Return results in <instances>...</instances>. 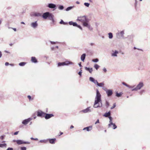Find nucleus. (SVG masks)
<instances>
[{
	"label": "nucleus",
	"instance_id": "20e7f679",
	"mask_svg": "<svg viewBox=\"0 0 150 150\" xmlns=\"http://www.w3.org/2000/svg\"><path fill=\"white\" fill-rule=\"evenodd\" d=\"M143 86V83L142 82H140L135 88L132 90V91H137L139 90H140Z\"/></svg>",
	"mask_w": 150,
	"mask_h": 150
},
{
	"label": "nucleus",
	"instance_id": "c9c22d12",
	"mask_svg": "<svg viewBox=\"0 0 150 150\" xmlns=\"http://www.w3.org/2000/svg\"><path fill=\"white\" fill-rule=\"evenodd\" d=\"M109 38L110 39H112L113 37L112 34L111 33H108Z\"/></svg>",
	"mask_w": 150,
	"mask_h": 150
},
{
	"label": "nucleus",
	"instance_id": "423d86ee",
	"mask_svg": "<svg viewBox=\"0 0 150 150\" xmlns=\"http://www.w3.org/2000/svg\"><path fill=\"white\" fill-rule=\"evenodd\" d=\"M45 113L43 112L42 111L39 110L37 111V115L38 117H44Z\"/></svg>",
	"mask_w": 150,
	"mask_h": 150
},
{
	"label": "nucleus",
	"instance_id": "c85d7f7f",
	"mask_svg": "<svg viewBox=\"0 0 150 150\" xmlns=\"http://www.w3.org/2000/svg\"><path fill=\"white\" fill-rule=\"evenodd\" d=\"M59 23L60 24H63L64 25H67L68 23L67 22H64L62 20H61L59 22Z\"/></svg>",
	"mask_w": 150,
	"mask_h": 150
},
{
	"label": "nucleus",
	"instance_id": "8fccbe9b",
	"mask_svg": "<svg viewBox=\"0 0 150 150\" xmlns=\"http://www.w3.org/2000/svg\"><path fill=\"white\" fill-rule=\"evenodd\" d=\"M103 71L105 73L107 71L105 67L103 68Z\"/></svg>",
	"mask_w": 150,
	"mask_h": 150
},
{
	"label": "nucleus",
	"instance_id": "a18cd8bd",
	"mask_svg": "<svg viewBox=\"0 0 150 150\" xmlns=\"http://www.w3.org/2000/svg\"><path fill=\"white\" fill-rule=\"evenodd\" d=\"M134 87V86H131L128 85L127 87L129 88H133Z\"/></svg>",
	"mask_w": 150,
	"mask_h": 150
},
{
	"label": "nucleus",
	"instance_id": "774afa93",
	"mask_svg": "<svg viewBox=\"0 0 150 150\" xmlns=\"http://www.w3.org/2000/svg\"><path fill=\"white\" fill-rule=\"evenodd\" d=\"M51 49L52 50H54V47H51Z\"/></svg>",
	"mask_w": 150,
	"mask_h": 150
},
{
	"label": "nucleus",
	"instance_id": "79ce46f5",
	"mask_svg": "<svg viewBox=\"0 0 150 150\" xmlns=\"http://www.w3.org/2000/svg\"><path fill=\"white\" fill-rule=\"evenodd\" d=\"M116 107V104L115 103H114L112 107H111L110 108L111 109H112Z\"/></svg>",
	"mask_w": 150,
	"mask_h": 150
},
{
	"label": "nucleus",
	"instance_id": "ea45409f",
	"mask_svg": "<svg viewBox=\"0 0 150 150\" xmlns=\"http://www.w3.org/2000/svg\"><path fill=\"white\" fill-rule=\"evenodd\" d=\"M105 106L107 108H108L109 106V103L107 101H106Z\"/></svg>",
	"mask_w": 150,
	"mask_h": 150
},
{
	"label": "nucleus",
	"instance_id": "7c9ffc66",
	"mask_svg": "<svg viewBox=\"0 0 150 150\" xmlns=\"http://www.w3.org/2000/svg\"><path fill=\"white\" fill-rule=\"evenodd\" d=\"M97 84L98 86L100 87L103 86L104 85V84L103 83H99L98 82Z\"/></svg>",
	"mask_w": 150,
	"mask_h": 150
},
{
	"label": "nucleus",
	"instance_id": "de8ad7c7",
	"mask_svg": "<svg viewBox=\"0 0 150 150\" xmlns=\"http://www.w3.org/2000/svg\"><path fill=\"white\" fill-rule=\"evenodd\" d=\"M82 73V70H81L80 71H79L78 74L80 76H81V74Z\"/></svg>",
	"mask_w": 150,
	"mask_h": 150
},
{
	"label": "nucleus",
	"instance_id": "cd10ccee",
	"mask_svg": "<svg viewBox=\"0 0 150 150\" xmlns=\"http://www.w3.org/2000/svg\"><path fill=\"white\" fill-rule=\"evenodd\" d=\"M65 65L64 62H59L58 63V66L60 67L61 66H64Z\"/></svg>",
	"mask_w": 150,
	"mask_h": 150
},
{
	"label": "nucleus",
	"instance_id": "a211bd4d",
	"mask_svg": "<svg viewBox=\"0 0 150 150\" xmlns=\"http://www.w3.org/2000/svg\"><path fill=\"white\" fill-rule=\"evenodd\" d=\"M89 80L91 82H93L95 84H97V83L98 82L96 80H95L94 78H93V77H90L89 78Z\"/></svg>",
	"mask_w": 150,
	"mask_h": 150
},
{
	"label": "nucleus",
	"instance_id": "2f4dec72",
	"mask_svg": "<svg viewBox=\"0 0 150 150\" xmlns=\"http://www.w3.org/2000/svg\"><path fill=\"white\" fill-rule=\"evenodd\" d=\"M26 64L25 62H21L19 63V65L21 66H23Z\"/></svg>",
	"mask_w": 150,
	"mask_h": 150
},
{
	"label": "nucleus",
	"instance_id": "e433bc0d",
	"mask_svg": "<svg viewBox=\"0 0 150 150\" xmlns=\"http://www.w3.org/2000/svg\"><path fill=\"white\" fill-rule=\"evenodd\" d=\"M120 34L121 36L122 37H123L124 35V30L121 31L120 33Z\"/></svg>",
	"mask_w": 150,
	"mask_h": 150
},
{
	"label": "nucleus",
	"instance_id": "f8f14e48",
	"mask_svg": "<svg viewBox=\"0 0 150 150\" xmlns=\"http://www.w3.org/2000/svg\"><path fill=\"white\" fill-rule=\"evenodd\" d=\"M106 93L107 94V96L109 97L112 95V90L108 89L106 90Z\"/></svg>",
	"mask_w": 150,
	"mask_h": 150
},
{
	"label": "nucleus",
	"instance_id": "f704fd0d",
	"mask_svg": "<svg viewBox=\"0 0 150 150\" xmlns=\"http://www.w3.org/2000/svg\"><path fill=\"white\" fill-rule=\"evenodd\" d=\"M73 6L69 7L66 9V11H68L71 9L73 8Z\"/></svg>",
	"mask_w": 150,
	"mask_h": 150
},
{
	"label": "nucleus",
	"instance_id": "338daca9",
	"mask_svg": "<svg viewBox=\"0 0 150 150\" xmlns=\"http://www.w3.org/2000/svg\"><path fill=\"white\" fill-rule=\"evenodd\" d=\"M9 65L11 66H14V65L13 64H9Z\"/></svg>",
	"mask_w": 150,
	"mask_h": 150
},
{
	"label": "nucleus",
	"instance_id": "4be33fe9",
	"mask_svg": "<svg viewBox=\"0 0 150 150\" xmlns=\"http://www.w3.org/2000/svg\"><path fill=\"white\" fill-rule=\"evenodd\" d=\"M86 56V54L85 53L83 54L81 56V60L83 62H84Z\"/></svg>",
	"mask_w": 150,
	"mask_h": 150
},
{
	"label": "nucleus",
	"instance_id": "f257e3e1",
	"mask_svg": "<svg viewBox=\"0 0 150 150\" xmlns=\"http://www.w3.org/2000/svg\"><path fill=\"white\" fill-rule=\"evenodd\" d=\"M103 106L102 100L101 99V95L99 91L97 89L96 94V96L95 102L93 107L96 108L101 107Z\"/></svg>",
	"mask_w": 150,
	"mask_h": 150
},
{
	"label": "nucleus",
	"instance_id": "7ed1b4c3",
	"mask_svg": "<svg viewBox=\"0 0 150 150\" xmlns=\"http://www.w3.org/2000/svg\"><path fill=\"white\" fill-rule=\"evenodd\" d=\"M109 119V123L108 125V127L110 128L111 127V126L112 125L113 127H112L113 129H115L117 128V126L115 125V123H113L112 122V118L111 116H109L108 117Z\"/></svg>",
	"mask_w": 150,
	"mask_h": 150
},
{
	"label": "nucleus",
	"instance_id": "e2e57ef3",
	"mask_svg": "<svg viewBox=\"0 0 150 150\" xmlns=\"http://www.w3.org/2000/svg\"><path fill=\"white\" fill-rule=\"evenodd\" d=\"M17 140H13V142H16L17 143Z\"/></svg>",
	"mask_w": 150,
	"mask_h": 150
},
{
	"label": "nucleus",
	"instance_id": "49530a36",
	"mask_svg": "<svg viewBox=\"0 0 150 150\" xmlns=\"http://www.w3.org/2000/svg\"><path fill=\"white\" fill-rule=\"evenodd\" d=\"M76 27H78V28H79L81 30H82V28L81 27V26H80V25H79L77 24V25L76 26Z\"/></svg>",
	"mask_w": 150,
	"mask_h": 150
},
{
	"label": "nucleus",
	"instance_id": "09e8293b",
	"mask_svg": "<svg viewBox=\"0 0 150 150\" xmlns=\"http://www.w3.org/2000/svg\"><path fill=\"white\" fill-rule=\"evenodd\" d=\"M5 135H2V136H1L0 137V139H1V140H3L4 139V137H5Z\"/></svg>",
	"mask_w": 150,
	"mask_h": 150
},
{
	"label": "nucleus",
	"instance_id": "72a5a7b5",
	"mask_svg": "<svg viewBox=\"0 0 150 150\" xmlns=\"http://www.w3.org/2000/svg\"><path fill=\"white\" fill-rule=\"evenodd\" d=\"M58 8L59 10H62L64 8V7L62 5H60L58 7Z\"/></svg>",
	"mask_w": 150,
	"mask_h": 150
},
{
	"label": "nucleus",
	"instance_id": "6e6d98bb",
	"mask_svg": "<svg viewBox=\"0 0 150 150\" xmlns=\"http://www.w3.org/2000/svg\"><path fill=\"white\" fill-rule=\"evenodd\" d=\"M5 65L6 66H8V65H9V64L8 62H6L5 63Z\"/></svg>",
	"mask_w": 150,
	"mask_h": 150
},
{
	"label": "nucleus",
	"instance_id": "393cba45",
	"mask_svg": "<svg viewBox=\"0 0 150 150\" xmlns=\"http://www.w3.org/2000/svg\"><path fill=\"white\" fill-rule=\"evenodd\" d=\"M31 61L32 62L35 63L37 62V60L35 57H31Z\"/></svg>",
	"mask_w": 150,
	"mask_h": 150
},
{
	"label": "nucleus",
	"instance_id": "5701e85b",
	"mask_svg": "<svg viewBox=\"0 0 150 150\" xmlns=\"http://www.w3.org/2000/svg\"><path fill=\"white\" fill-rule=\"evenodd\" d=\"M118 53V52L117 50H115L114 53H112L111 55L113 57L117 56V54Z\"/></svg>",
	"mask_w": 150,
	"mask_h": 150
},
{
	"label": "nucleus",
	"instance_id": "473e14b6",
	"mask_svg": "<svg viewBox=\"0 0 150 150\" xmlns=\"http://www.w3.org/2000/svg\"><path fill=\"white\" fill-rule=\"evenodd\" d=\"M94 68L97 70L100 67V66L97 64H96L94 66Z\"/></svg>",
	"mask_w": 150,
	"mask_h": 150
},
{
	"label": "nucleus",
	"instance_id": "37998d69",
	"mask_svg": "<svg viewBox=\"0 0 150 150\" xmlns=\"http://www.w3.org/2000/svg\"><path fill=\"white\" fill-rule=\"evenodd\" d=\"M21 150H26V148L25 147H22L21 148Z\"/></svg>",
	"mask_w": 150,
	"mask_h": 150
},
{
	"label": "nucleus",
	"instance_id": "5fc2aeb1",
	"mask_svg": "<svg viewBox=\"0 0 150 150\" xmlns=\"http://www.w3.org/2000/svg\"><path fill=\"white\" fill-rule=\"evenodd\" d=\"M99 123V119H98L96 121V122L95 123V124H96L97 123Z\"/></svg>",
	"mask_w": 150,
	"mask_h": 150
},
{
	"label": "nucleus",
	"instance_id": "6ab92c4d",
	"mask_svg": "<svg viewBox=\"0 0 150 150\" xmlns=\"http://www.w3.org/2000/svg\"><path fill=\"white\" fill-rule=\"evenodd\" d=\"M69 23L70 25H73L74 26H76L77 25V24L76 22H74L72 21H69Z\"/></svg>",
	"mask_w": 150,
	"mask_h": 150
},
{
	"label": "nucleus",
	"instance_id": "412c9836",
	"mask_svg": "<svg viewBox=\"0 0 150 150\" xmlns=\"http://www.w3.org/2000/svg\"><path fill=\"white\" fill-rule=\"evenodd\" d=\"M65 65H68L69 64H74L73 63L69 61H66L64 62Z\"/></svg>",
	"mask_w": 150,
	"mask_h": 150
},
{
	"label": "nucleus",
	"instance_id": "f3484780",
	"mask_svg": "<svg viewBox=\"0 0 150 150\" xmlns=\"http://www.w3.org/2000/svg\"><path fill=\"white\" fill-rule=\"evenodd\" d=\"M33 15L36 17H41L42 14L41 13L39 12H35L33 13Z\"/></svg>",
	"mask_w": 150,
	"mask_h": 150
},
{
	"label": "nucleus",
	"instance_id": "b1692460",
	"mask_svg": "<svg viewBox=\"0 0 150 150\" xmlns=\"http://www.w3.org/2000/svg\"><path fill=\"white\" fill-rule=\"evenodd\" d=\"M85 69L87 71H89V72L90 73H91L93 71V69L92 68H89L87 67H85Z\"/></svg>",
	"mask_w": 150,
	"mask_h": 150
},
{
	"label": "nucleus",
	"instance_id": "0e129e2a",
	"mask_svg": "<svg viewBox=\"0 0 150 150\" xmlns=\"http://www.w3.org/2000/svg\"><path fill=\"white\" fill-rule=\"evenodd\" d=\"M74 127L72 125H71L70 126V129H72V128H73Z\"/></svg>",
	"mask_w": 150,
	"mask_h": 150
},
{
	"label": "nucleus",
	"instance_id": "9d476101",
	"mask_svg": "<svg viewBox=\"0 0 150 150\" xmlns=\"http://www.w3.org/2000/svg\"><path fill=\"white\" fill-rule=\"evenodd\" d=\"M30 26L33 28H36L38 26L37 21H36L30 24Z\"/></svg>",
	"mask_w": 150,
	"mask_h": 150
},
{
	"label": "nucleus",
	"instance_id": "4468645a",
	"mask_svg": "<svg viewBox=\"0 0 150 150\" xmlns=\"http://www.w3.org/2000/svg\"><path fill=\"white\" fill-rule=\"evenodd\" d=\"M50 14L49 12H46L43 13L42 17L43 18L45 19H46L48 17V15Z\"/></svg>",
	"mask_w": 150,
	"mask_h": 150
},
{
	"label": "nucleus",
	"instance_id": "bb28decb",
	"mask_svg": "<svg viewBox=\"0 0 150 150\" xmlns=\"http://www.w3.org/2000/svg\"><path fill=\"white\" fill-rule=\"evenodd\" d=\"M122 94V93L121 92L118 93L117 92H116V96L118 97H119L121 96Z\"/></svg>",
	"mask_w": 150,
	"mask_h": 150
},
{
	"label": "nucleus",
	"instance_id": "864d4df0",
	"mask_svg": "<svg viewBox=\"0 0 150 150\" xmlns=\"http://www.w3.org/2000/svg\"><path fill=\"white\" fill-rule=\"evenodd\" d=\"M19 132V131H17V132H14V135H17L18 133Z\"/></svg>",
	"mask_w": 150,
	"mask_h": 150
},
{
	"label": "nucleus",
	"instance_id": "58836bf2",
	"mask_svg": "<svg viewBox=\"0 0 150 150\" xmlns=\"http://www.w3.org/2000/svg\"><path fill=\"white\" fill-rule=\"evenodd\" d=\"M50 42L52 44H57V43H59V42H55L52 41H50Z\"/></svg>",
	"mask_w": 150,
	"mask_h": 150
},
{
	"label": "nucleus",
	"instance_id": "603ef678",
	"mask_svg": "<svg viewBox=\"0 0 150 150\" xmlns=\"http://www.w3.org/2000/svg\"><path fill=\"white\" fill-rule=\"evenodd\" d=\"M145 92V91L144 90H142L140 92V93L141 94H142V93L144 92Z\"/></svg>",
	"mask_w": 150,
	"mask_h": 150
},
{
	"label": "nucleus",
	"instance_id": "a19ab883",
	"mask_svg": "<svg viewBox=\"0 0 150 150\" xmlns=\"http://www.w3.org/2000/svg\"><path fill=\"white\" fill-rule=\"evenodd\" d=\"M84 5L85 6L87 7H88L89 6L90 4L88 3H84Z\"/></svg>",
	"mask_w": 150,
	"mask_h": 150
},
{
	"label": "nucleus",
	"instance_id": "6e6552de",
	"mask_svg": "<svg viewBox=\"0 0 150 150\" xmlns=\"http://www.w3.org/2000/svg\"><path fill=\"white\" fill-rule=\"evenodd\" d=\"M30 142H24L21 140H17V144L18 145L21 144H29Z\"/></svg>",
	"mask_w": 150,
	"mask_h": 150
},
{
	"label": "nucleus",
	"instance_id": "052dcab7",
	"mask_svg": "<svg viewBox=\"0 0 150 150\" xmlns=\"http://www.w3.org/2000/svg\"><path fill=\"white\" fill-rule=\"evenodd\" d=\"M103 89L106 91V90H108L106 88H103Z\"/></svg>",
	"mask_w": 150,
	"mask_h": 150
},
{
	"label": "nucleus",
	"instance_id": "a878e982",
	"mask_svg": "<svg viewBox=\"0 0 150 150\" xmlns=\"http://www.w3.org/2000/svg\"><path fill=\"white\" fill-rule=\"evenodd\" d=\"M48 142V140L47 139H44V140H41L40 141V142L41 143H47Z\"/></svg>",
	"mask_w": 150,
	"mask_h": 150
},
{
	"label": "nucleus",
	"instance_id": "680f3d73",
	"mask_svg": "<svg viewBox=\"0 0 150 150\" xmlns=\"http://www.w3.org/2000/svg\"><path fill=\"white\" fill-rule=\"evenodd\" d=\"M2 53L0 51V58L2 56Z\"/></svg>",
	"mask_w": 150,
	"mask_h": 150
},
{
	"label": "nucleus",
	"instance_id": "0eeeda50",
	"mask_svg": "<svg viewBox=\"0 0 150 150\" xmlns=\"http://www.w3.org/2000/svg\"><path fill=\"white\" fill-rule=\"evenodd\" d=\"M32 120V118H29L27 119H26L23 120L22 122V123L24 125H26Z\"/></svg>",
	"mask_w": 150,
	"mask_h": 150
},
{
	"label": "nucleus",
	"instance_id": "f03ea898",
	"mask_svg": "<svg viewBox=\"0 0 150 150\" xmlns=\"http://www.w3.org/2000/svg\"><path fill=\"white\" fill-rule=\"evenodd\" d=\"M77 20L82 22L83 25L87 27L89 30H93V28L89 24V19L87 18L86 16L78 17Z\"/></svg>",
	"mask_w": 150,
	"mask_h": 150
},
{
	"label": "nucleus",
	"instance_id": "9b49d317",
	"mask_svg": "<svg viewBox=\"0 0 150 150\" xmlns=\"http://www.w3.org/2000/svg\"><path fill=\"white\" fill-rule=\"evenodd\" d=\"M54 116V115L52 114H48L45 113L44 117L46 119H48Z\"/></svg>",
	"mask_w": 150,
	"mask_h": 150
},
{
	"label": "nucleus",
	"instance_id": "4d7b16f0",
	"mask_svg": "<svg viewBox=\"0 0 150 150\" xmlns=\"http://www.w3.org/2000/svg\"><path fill=\"white\" fill-rule=\"evenodd\" d=\"M12 28L15 31H16V28H11L8 27V28Z\"/></svg>",
	"mask_w": 150,
	"mask_h": 150
},
{
	"label": "nucleus",
	"instance_id": "bf43d9fd",
	"mask_svg": "<svg viewBox=\"0 0 150 150\" xmlns=\"http://www.w3.org/2000/svg\"><path fill=\"white\" fill-rule=\"evenodd\" d=\"M28 97L29 100H30L31 98V96L29 95L28 96Z\"/></svg>",
	"mask_w": 150,
	"mask_h": 150
},
{
	"label": "nucleus",
	"instance_id": "69168bd1",
	"mask_svg": "<svg viewBox=\"0 0 150 150\" xmlns=\"http://www.w3.org/2000/svg\"><path fill=\"white\" fill-rule=\"evenodd\" d=\"M76 3L77 4H80V2L78 1H76Z\"/></svg>",
	"mask_w": 150,
	"mask_h": 150
},
{
	"label": "nucleus",
	"instance_id": "c756f323",
	"mask_svg": "<svg viewBox=\"0 0 150 150\" xmlns=\"http://www.w3.org/2000/svg\"><path fill=\"white\" fill-rule=\"evenodd\" d=\"M6 143H4L3 144H0V147L3 148L4 147H6Z\"/></svg>",
	"mask_w": 150,
	"mask_h": 150
},
{
	"label": "nucleus",
	"instance_id": "c03bdc74",
	"mask_svg": "<svg viewBox=\"0 0 150 150\" xmlns=\"http://www.w3.org/2000/svg\"><path fill=\"white\" fill-rule=\"evenodd\" d=\"M122 83L123 85H125V86L127 87H128V85L126 83H125L124 82H122Z\"/></svg>",
	"mask_w": 150,
	"mask_h": 150
},
{
	"label": "nucleus",
	"instance_id": "1a4fd4ad",
	"mask_svg": "<svg viewBox=\"0 0 150 150\" xmlns=\"http://www.w3.org/2000/svg\"><path fill=\"white\" fill-rule=\"evenodd\" d=\"M91 107H88L86 109H83L81 111V112H83L84 113H86L87 112H91L92 111V110L91 109Z\"/></svg>",
	"mask_w": 150,
	"mask_h": 150
},
{
	"label": "nucleus",
	"instance_id": "dca6fc26",
	"mask_svg": "<svg viewBox=\"0 0 150 150\" xmlns=\"http://www.w3.org/2000/svg\"><path fill=\"white\" fill-rule=\"evenodd\" d=\"M92 129V126H90L88 127L84 128L83 130H86L87 131H89Z\"/></svg>",
	"mask_w": 150,
	"mask_h": 150
},
{
	"label": "nucleus",
	"instance_id": "ddd939ff",
	"mask_svg": "<svg viewBox=\"0 0 150 150\" xmlns=\"http://www.w3.org/2000/svg\"><path fill=\"white\" fill-rule=\"evenodd\" d=\"M54 16L51 13H50V14L48 15V18L49 19L52 21L53 22H54V20L53 19Z\"/></svg>",
	"mask_w": 150,
	"mask_h": 150
},
{
	"label": "nucleus",
	"instance_id": "4c0bfd02",
	"mask_svg": "<svg viewBox=\"0 0 150 150\" xmlns=\"http://www.w3.org/2000/svg\"><path fill=\"white\" fill-rule=\"evenodd\" d=\"M98 61H99V60H98V58L95 59H93L92 60V61L93 62H98Z\"/></svg>",
	"mask_w": 150,
	"mask_h": 150
},
{
	"label": "nucleus",
	"instance_id": "aec40b11",
	"mask_svg": "<svg viewBox=\"0 0 150 150\" xmlns=\"http://www.w3.org/2000/svg\"><path fill=\"white\" fill-rule=\"evenodd\" d=\"M111 112L110 111L108 112H106L105 114L103 115V116L105 117H108L109 116H110Z\"/></svg>",
	"mask_w": 150,
	"mask_h": 150
},
{
	"label": "nucleus",
	"instance_id": "39448f33",
	"mask_svg": "<svg viewBox=\"0 0 150 150\" xmlns=\"http://www.w3.org/2000/svg\"><path fill=\"white\" fill-rule=\"evenodd\" d=\"M47 6L49 8L53 9V10L56 9V5L53 3L48 4Z\"/></svg>",
	"mask_w": 150,
	"mask_h": 150
},
{
	"label": "nucleus",
	"instance_id": "2eb2a0df",
	"mask_svg": "<svg viewBox=\"0 0 150 150\" xmlns=\"http://www.w3.org/2000/svg\"><path fill=\"white\" fill-rule=\"evenodd\" d=\"M48 140V142L49 141V143L51 144H54L55 143V141L56 140V139H47Z\"/></svg>",
	"mask_w": 150,
	"mask_h": 150
},
{
	"label": "nucleus",
	"instance_id": "13d9d810",
	"mask_svg": "<svg viewBox=\"0 0 150 150\" xmlns=\"http://www.w3.org/2000/svg\"><path fill=\"white\" fill-rule=\"evenodd\" d=\"M79 65L80 67H82V66L81 64V62H80L79 63Z\"/></svg>",
	"mask_w": 150,
	"mask_h": 150
},
{
	"label": "nucleus",
	"instance_id": "3c124183",
	"mask_svg": "<svg viewBox=\"0 0 150 150\" xmlns=\"http://www.w3.org/2000/svg\"><path fill=\"white\" fill-rule=\"evenodd\" d=\"M6 150H13V149L12 148L9 147Z\"/></svg>",
	"mask_w": 150,
	"mask_h": 150
}]
</instances>
